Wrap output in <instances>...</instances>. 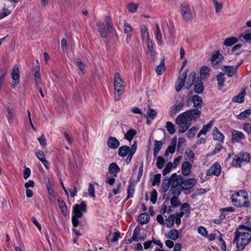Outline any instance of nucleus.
Instances as JSON below:
<instances>
[{
	"mask_svg": "<svg viewBox=\"0 0 251 251\" xmlns=\"http://www.w3.org/2000/svg\"><path fill=\"white\" fill-rule=\"evenodd\" d=\"M197 180L195 178H189L183 180L182 179V185H181L182 190H188L193 188L196 184Z\"/></svg>",
	"mask_w": 251,
	"mask_h": 251,
	"instance_id": "12",
	"label": "nucleus"
},
{
	"mask_svg": "<svg viewBox=\"0 0 251 251\" xmlns=\"http://www.w3.org/2000/svg\"><path fill=\"white\" fill-rule=\"evenodd\" d=\"M114 100H120L121 96L123 93L124 87L122 84V80L119 73H116L114 75Z\"/></svg>",
	"mask_w": 251,
	"mask_h": 251,
	"instance_id": "4",
	"label": "nucleus"
},
{
	"mask_svg": "<svg viewBox=\"0 0 251 251\" xmlns=\"http://www.w3.org/2000/svg\"><path fill=\"white\" fill-rule=\"evenodd\" d=\"M11 77L13 82L12 86L13 88H15V86L17 85L20 82V72L18 65L14 66L11 73Z\"/></svg>",
	"mask_w": 251,
	"mask_h": 251,
	"instance_id": "8",
	"label": "nucleus"
},
{
	"mask_svg": "<svg viewBox=\"0 0 251 251\" xmlns=\"http://www.w3.org/2000/svg\"><path fill=\"white\" fill-rule=\"evenodd\" d=\"M87 212V206L85 201H81V203L76 204L75 205L73 209V213L74 215L72 216V221L73 226L75 227H77L79 223L78 218H80L83 215V212L86 213Z\"/></svg>",
	"mask_w": 251,
	"mask_h": 251,
	"instance_id": "3",
	"label": "nucleus"
},
{
	"mask_svg": "<svg viewBox=\"0 0 251 251\" xmlns=\"http://www.w3.org/2000/svg\"><path fill=\"white\" fill-rule=\"evenodd\" d=\"M191 167L192 165L189 162H184L181 167L182 174L185 176H188L190 173Z\"/></svg>",
	"mask_w": 251,
	"mask_h": 251,
	"instance_id": "20",
	"label": "nucleus"
},
{
	"mask_svg": "<svg viewBox=\"0 0 251 251\" xmlns=\"http://www.w3.org/2000/svg\"><path fill=\"white\" fill-rule=\"evenodd\" d=\"M241 47H242L241 44H237V45L234 46L232 48L231 51L232 52H234L235 54L236 55H239L243 51V50L242 49Z\"/></svg>",
	"mask_w": 251,
	"mask_h": 251,
	"instance_id": "51",
	"label": "nucleus"
},
{
	"mask_svg": "<svg viewBox=\"0 0 251 251\" xmlns=\"http://www.w3.org/2000/svg\"><path fill=\"white\" fill-rule=\"evenodd\" d=\"M184 106V102L182 98L180 100H177L175 104L171 107L169 113L170 116L173 117Z\"/></svg>",
	"mask_w": 251,
	"mask_h": 251,
	"instance_id": "7",
	"label": "nucleus"
},
{
	"mask_svg": "<svg viewBox=\"0 0 251 251\" xmlns=\"http://www.w3.org/2000/svg\"><path fill=\"white\" fill-rule=\"evenodd\" d=\"M183 177L180 176H178L176 173L172 174L170 178L171 182V186L174 187H179L182 185Z\"/></svg>",
	"mask_w": 251,
	"mask_h": 251,
	"instance_id": "11",
	"label": "nucleus"
},
{
	"mask_svg": "<svg viewBox=\"0 0 251 251\" xmlns=\"http://www.w3.org/2000/svg\"><path fill=\"white\" fill-rule=\"evenodd\" d=\"M124 32L126 34H131L132 33V28L130 24L128 23L124 24Z\"/></svg>",
	"mask_w": 251,
	"mask_h": 251,
	"instance_id": "57",
	"label": "nucleus"
},
{
	"mask_svg": "<svg viewBox=\"0 0 251 251\" xmlns=\"http://www.w3.org/2000/svg\"><path fill=\"white\" fill-rule=\"evenodd\" d=\"M251 114V108L245 110L238 115V119L244 120Z\"/></svg>",
	"mask_w": 251,
	"mask_h": 251,
	"instance_id": "43",
	"label": "nucleus"
},
{
	"mask_svg": "<svg viewBox=\"0 0 251 251\" xmlns=\"http://www.w3.org/2000/svg\"><path fill=\"white\" fill-rule=\"evenodd\" d=\"M11 11L10 10H8L6 8H3L2 10V12L0 13V19H2L11 13Z\"/></svg>",
	"mask_w": 251,
	"mask_h": 251,
	"instance_id": "61",
	"label": "nucleus"
},
{
	"mask_svg": "<svg viewBox=\"0 0 251 251\" xmlns=\"http://www.w3.org/2000/svg\"><path fill=\"white\" fill-rule=\"evenodd\" d=\"M141 230V228L139 226H137L133 232L132 235V240H135V241H138L139 239H138V235L140 234V231Z\"/></svg>",
	"mask_w": 251,
	"mask_h": 251,
	"instance_id": "55",
	"label": "nucleus"
},
{
	"mask_svg": "<svg viewBox=\"0 0 251 251\" xmlns=\"http://www.w3.org/2000/svg\"><path fill=\"white\" fill-rule=\"evenodd\" d=\"M195 79H196L195 73L194 72H191L188 75L187 81L186 82L187 89H190L193 84L194 85V83L196 82Z\"/></svg>",
	"mask_w": 251,
	"mask_h": 251,
	"instance_id": "23",
	"label": "nucleus"
},
{
	"mask_svg": "<svg viewBox=\"0 0 251 251\" xmlns=\"http://www.w3.org/2000/svg\"><path fill=\"white\" fill-rule=\"evenodd\" d=\"M189 100H191V101L194 103V106L196 107L195 108H198L199 109L202 107L203 104L202 98L197 95L192 96L190 100L187 101L188 105L189 104L188 102Z\"/></svg>",
	"mask_w": 251,
	"mask_h": 251,
	"instance_id": "13",
	"label": "nucleus"
},
{
	"mask_svg": "<svg viewBox=\"0 0 251 251\" xmlns=\"http://www.w3.org/2000/svg\"><path fill=\"white\" fill-rule=\"evenodd\" d=\"M165 67L164 60L161 61V64L158 65L155 68V71L157 75H161L165 71Z\"/></svg>",
	"mask_w": 251,
	"mask_h": 251,
	"instance_id": "45",
	"label": "nucleus"
},
{
	"mask_svg": "<svg viewBox=\"0 0 251 251\" xmlns=\"http://www.w3.org/2000/svg\"><path fill=\"white\" fill-rule=\"evenodd\" d=\"M106 20V25L107 28V30L110 32H112L114 30V28L113 27L112 21L109 16H106L105 17Z\"/></svg>",
	"mask_w": 251,
	"mask_h": 251,
	"instance_id": "35",
	"label": "nucleus"
},
{
	"mask_svg": "<svg viewBox=\"0 0 251 251\" xmlns=\"http://www.w3.org/2000/svg\"><path fill=\"white\" fill-rule=\"evenodd\" d=\"M138 7V4L131 2L127 5L126 8L129 12L131 13H134L137 11Z\"/></svg>",
	"mask_w": 251,
	"mask_h": 251,
	"instance_id": "53",
	"label": "nucleus"
},
{
	"mask_svg": "<svg viewBox=\"0 0 251 251\" xmlns=\"http://www.w3.org/2000/svg\"><path fill=\"white\" fill-rule=\"evenodd\" d=\"M38 140L42 146L45 147L46 146V138L44 134L42 135L41 136L38 138Z\"/></svg>",
	"mask_w": 251,
	"mask_h": 251,
	"instance_id": "64",
	"label": "nucleus"
},
{
	"mask_svg": "<svg viewBox=\"0 0 251 251\" xmlns=\"http://www.w3.org/2000/svg\"><path fill=\"white\" fill-rule=\"evenodd\" d=\"M185 112L190 117V118L191 119V121L193 120L196 121L200 118L201 115V111L198 108H193Z\"/></svg>",
	"mask_w": 251,
	"mask_h": 251,
	"instance_id": "14",
	"label": "nucleus"
},
{
	"mask_svg": "<svg viewBox=\"0 0 251 251\" xmlns=\"http://www.w3.org/2000/svg\"><path fill=\"white\" fill-rule=\"evenodd\" d=\"M194 90L196 93L201 94L204 90L203 82L201 79L198 77L197 80L194 83Z\"/></svg>",
	"mask_w": 251,
	"mask_h": 251,
	"instance_id": "16",
	"label": "nucleus"
},
{
	"mask_svg": "<svg viewBox=\"0 0 251 251\" xmlns=\"http://www.w3.org/2000/svg\"><path fill=\"white\" fill-rule=\"evenodd\" d=\"M241 163L242 162L240 160V157L238 156V155H236L234 157L232 160V166L236 168H240L241 167Z\"/></svg>",
	"mask_w": 251,
	"mask_h": 251,
	"instance_id": "50",
	"label": "nucleus"
},
{
	"mask_svg": "<svg viewBox=\"0 0 251 251\" xmlns=\"http://www.w3.org/2000/svg\"><path fill=\"white\" fill-rule=\"evenodd\" d=\"M239 39L242 41L251 43V33H245L244 35L239 36Z\"/></svg>",
	"mask_w": 251,
	"mask_h": 251,
	"instance_id": "49",
	"label": "nucleus"
},
{
	"mask_svg": "<svg viewBox=\"0 0 251 251\" xmlns=\"http://www.w3.org/2000/svg\"><path fill=\"white\" fill-rule=\"evenodd\" d=\"M155 38L157 41L158 43L161 45L162 44V35L158 24L157 23L155 24Z\"/></svg>",
	"mask_w": 251,
	"mask_h": 251,
	"instance_id": "40",
	"label": "nucleus"
},
{
	"mask_svg": "<svg viewBox=\"0 0 251 251\" xmlns=\"http://www.w3.org/2000/svg\"><path fill=\"white\" fill-rule=\"evenodd\" d=\"M223 58L222 54L220 53L219 51H217L211 57V62L212 66H215L218 65L222 60Z\"/></svg>",
	"mask_w": 251,
	"mask_h": 251,
	"instance_id": "18",
	"label": "nucleus"
},
{
	"mask_svg": "<svg viewBox=\"0 0 251 251\" xmlns=\"http://www.w3.org/2000/svg\"><path fill=\"white\" fill-rule=\"evenodd\" d=\"M157 195V193L156 190L155 189H153L151 192V199H150L151 201L152 202V203L153 204L155 203V202L156 201Z\"/></svg>",
	"mask_w": 251,
	"mask_h": 251,
	"instance_id": "58",
	"label": "nucleus"
},
{
	"mask_svg": "<svg viewBox=\"0 0 251 251\" xmlns=\"http://www.w3.org/2000/svg\"><path fill=\"white\" fill-rule=\"evenodd\" d=\"M174 215L172 214L166 219V225L167 227L171 228L174 225Z\"/></svg>",
	"mask_w": 251,
	"mask_h": 251,
	"instance_id": "56",
	"label": "nucleus"
},
{
	"mask_svg": "<svg viewBox=\"0 0 251 251\" xmlns=\"http://www.w3.org/2000/svg\"><path fill=\"white\" fill-rule=\"evenodd\" d=\"M140 31L143 40H146L147 41H148V39H150L147 28L145 25H142L140 26Z\"/></svg>",
	"mask_w": 251,
	"mask_h": 251,
	"instance_id": "34",
	"label": "nucleus"
},
{
	"mask_svg": "<svg viewBox=\"0 0 251 251\" xmlns=\"http://www.w3.org/2000/svg\"><path fill=\"white\" fill-rule=\"evenodd\" d=\"M136 133L135 130L132 128L130 129L125 134V138L128 141H131L136 134Z\"/></svg>",
	"mask_w": 251,
	"mask_h": 251,
	"instance_id": "33",
	"label": "nucleus"
},
{
	"mask_svg": "<svg viewBox=\"0 0 251 251\" xmlns=\"http://www.w3.org/2000/svg\"><path fill=\"white\" fill-rule=\"evenodd\" d=\"M214 123V121H210L207 124L203 125L202 129L201 130V133L206 134L208 131H209L212 127Z\"/></svg>",
	"mask_w": 251,
	"mask_h": 251,
	"instance_id": "38",
	"label": "nucleus"
},
{
	"mask_svg": "<svg viewBox=\"0 0 251 251\" xmlns=\"http://www.w3.org/2000/svg\"><path fill=\"white\" fill-rule=\"evenodd\" d=\"M75 63L77 64L79 69L81 71H83L84 69V65L82 62L81 59L79 58H77L75 59Z\"/></svg>",
	"mask_w": 251,
	"mask_h": 251,
	"instance_id": "63",
	"label": "nucleus"
},
{
	"mask_svg": "<svg viewBox=\"0 0 251 251\" xmlns=\"http://www.w3.org/2000/svg\"><path fill=\"white\" fill-rule=\"evenodd\" d=\"M150 217L146 213L140 214L138 216V221L142 225L146 224L149 221Z\"/></svg>",
	"mask_w": 251,
	"mask_h": 251,
	"instance_id": "28",
	"label": "nucleus"
},
{
	"mask_svg": "<svg viewBox=\"0 0 251 251\" xmlns=\"http://www.w3.org/2000/svg\"><path fill=\"white\" fill-rule=\"evenodd\" d=\"M164 143V141L155 140L154 148H153V156L156 157L158 152L162 148V147Z\"/></svg>",
	"mask_w": 251,
	"mask_h": 251,
	"instance_id": "25",
	"label": "nucleus"
},
{
	"mask_svg": "<svg viewBox=\"0 0 251 251\" xmlns=\"http://www.w3.org/2000/svg\"><path fill=\"white\" fill-rule=\"evenodd\" d=\"M213 137L215 140L222 141L224 136V135L220 131L219 129L215 127L213 131Z\"/></svg>",
	"mask_w": 251,
	"mask_h": 251,
	"instance_id": "29",
	"label": "nucleus"
},
{
	"mask_svg": "<svg viewBox=\"0 0 251 251\" xmlns=\"http://www.w3.org/2000/svg\"><path fill=\"white\" fill-rule=\"evenodd\" d=\"M147 114L148 116L152 120L155 119L157 115L156 111L154 110L151 108H149Z\"/></svg>",
	"mask_w": 251,
	"mask_h": 251,
	"instance_id": "60",
	"label": "nucleus"
},
{
	"mask_svg": "<svg viewBox=\"0 0 251 251\" xmlns=\"http://www.w3.org/2000/svg\"><path fill=\"white\" fill-rule=\"evenodd\" d=\"M173 167V164L171 162H168L162 171V175L166 176L170 172Z\"/></svg>",
	"mask_w": 251,
	"mask_h": 251,
	"instance_id": "52",
	"label": "nucleus"
},
{
	"mask_svg": "<svg viewBox=\"0 0 251 251\" xmlns=\"http://www.w3.org/2000/svg\"><path fill=\"white\" fill-rule=\"evenodd\" d=\"M166 127L167 131L170 134H173L176 132V129L173 124L171 122H167L166 123Z\"/></svg>",
	"mask_w": 251,
	"mask_h": 251,
	"instance_id": "47",
	"label": "nucleus"
},
{
	"mask_svg": "<svg viewBox=\"0 0 251 251\" xmlns=\"http://www.w3.org/2000/svg\"><path fill=\"white\" fill-rule=\"evenodd\" d=\"M107 144L110 148L113 149L118 148L120 146L119 140L116 138L112 136L108 138Z\"/></svg>",
	"mask_w": 251,
	"mask_h": 251,
	"instance_id": "19",
	"label": "nucleus"
},
{
	"mask_svg": "<svg viewBox=\"0 0 251 251\" xmlns=\"http://www.w3.org/2000/svg\"><path fill=\"white\" fill-rule=\"evenodd\" d=\"M238 156L240 157V160L242 162H249L250 161V155L247 152H241Z\"/></svg>",
	"mask_w": 251,
	"mask_h": 251,
	"instance_id": "37",
	"label": "nucleus"
},
{
	"mask_svg": "<svg viewBox=\"0 0 251 251\" xmlns=\"http://www.w3.org/2000/svg\"><path fill=\"white\" fill-rule=\"evenodd\" d=\"M198 129L199 127L197 126H193L191 127L187 133V137L189 139L193 138Z\"/></svg>",
	"mask_w": 251,
	"mask_h": 251,
	"instance_id": "44",
	"label": "nucleus"
},
{
	"mask_svg": "<svg viewBox=\"0 0 251 251\" xmlns=\"http://www.w3.org/2000/svg\"><path fill=\"white\" fill-rule=\"evenodd\" d=\"M179 234L176 229H174L168 232V237L173 240H176L178 238Z\"/></svg>",
	"mask_w": 251,
	"mask_h": 251,
	"instance_id": "36",
	"label": "nucleus"
},
{
	"mask_svg": "<svg viewBox=\"0 0 251 251\" xmlns=\"http://www.w3.org/2000/svg\"><path fill=\"white\" fill-rule=\"evenodd\" d=\"M109 172L113 175L114 177H116L118 173L120 171V169L116 163H112L108 168Z\"/></svg>",
	"mask_w": 251,
	"mask_h": 251,
	"instance_id": "21",
	"label": "nucleus"
},
{
	"mask_svg": "<svg viewBox=\"0 0 251 251\" xmlns=\"http://www.w3.org/2000/svg\"><path fill=\"white\" fill-rule=\"evenodd\" d=\"M165 163V161L164 158L161 156H157L156 158V166L159 169H161L163 168L164 166Z\"/></svg>",
	"mask_w": 251,
	"mask_h": 251,
	"instance_id": "41",
	"label": "nucleus"
},
{
	"mask_svg": "<svg viewBox=\"0 0 251 251\" xmlns=\"http://www.w3.org/2000/svg\"><path fill=\"white\" fill-rule=\"evenodd\" d=\"M251 241V235L248 232H235V237L233 243H236L238 250H243L246 246Z\"/></svg>",
	"mask_w": 251,
	"mask_h": 251,
	"instance_id": "2",
	"label": "nucleus"
},
{
	"mask_svg": "<svg viewBox=\"0 0 251 251\" xmlns=\"http://www.w3.org/2000/svg\"><path fill=\"white\" fill-rule=\"evenodd\" d=\"M134 191L135 189L133 183L132 182H130L127 189V196L126 198L127 200L133 197Z\"/></svg>",
	"mask_w": 251,
	"mask_h": 251,
	"instance_id": "46",
	"label": "nucleus"
},
{
	"mask_svg": "<svg viewBox=\"0 0 251 251\" xmlns=\"http://www.w3.org/2000/svg\"><path fill=\"white\" fill-rule=\"evenodd\" d=\"M129 153V147L127 146H122L118 149V154L120 156L125 157Z\"/></svg>",
	"mask_w": 251,
	"mask_h": 251,
	"instance_id": "27",
	"label": "nucleus"
},
{
	"mask_svg": "<svg viewBox=\"0 0 251 251\" xmlns=\"http://www.w3.org/2000/svg\"><path fill=\"white\" fill-rule=\"evenodd\" d=\"M187 76V71H184L182 75H180L178 77L176 84L175 89L176 91L179 92L183 86Z\"/></svg>",
	"mask_w": 251,
	"mask_h": 251,
	"instance_id": "10",
	"label": "nucleus"
},
{
	"mask_svg": "<svg viewBox=\"0 0 251 251\" xmlns=\"http://www.w3.org/2000/svg\"><path fill=\"white\" fill-rule=\"evenodd\" d=\"M177 142V138L174 137L172 138L170 145L168 147L166 150L165 155L168 156L169 152L173 153L175 151L176 144Z\"/></svg>",
	"mask_w": 251,
	"mask_h": 251,
	"instance_id": "17",
	"label": "nucleus"
},
{
	"mask_svg": "<svg viewBox=\"0 0 251 251\" xmlns=\"http://www.w3.org/2000/svg\"><path fill=\"white\" fill-rule=\"evenodd\" d=\"M191 122V119L190 118L186 112L179 114L176 119V123L178 125L190 126Z\"/></svg>",
	"mask_w": 251,
	"mask_h": 251,
	"instance_id": "6",
	"label": "nucleus"
},
{
	"mask_svg": "<svg viewBox=\"0 0 251 251\" xmlns=\"http://www.w3.org/2000/svg\"><path fill=\"white\" fill-rule=\"evenodd\" d=\"M180 210L182 211H184L187 214H190V206L187 203H183L180 207Z\"/></svg>",
	"mask_w": 251,
	"mask_h": 251,
	"instance_id": "62",
	"label": "nucleus"
},
{
	"mask_svg": "<svg viewBox=\"0 0 251 251\" xmlns=\"http://www.w3.org/2000/svg\"><path fill=\"white\" fill-rule=\"evenodd\" d=\"M146 44L147 45V52L150 53L151 57H154L156 53L153 49L152 40L148 39V41H146Z\"/></svg>",
	"mask_w": 251,
	"mask_h": 251,
	"instance_id": "30",
	"label": "nucleus"
},
{
	"mask_svg": "<svg viewBox=\"0 0 251 251\" xmlns=\"http://www.w3.org/2000/svg\"><path fill=\"white\" fill-rule=\"evenodd\" d=\"M238 39L235 37H230L226 38L224 41V45L226 47H229L237 43Z\"/></svg>",
	"mask_w": 251,
	"mask_h": 251,
	"instance_id": "31",
	"label": "nucleus"
},
{
	"mask_svg": "<svg viewBox=\"0 0 251 251\" xmlns=\"http://www.w3.org/2000/svg\"><path fill=\"white\" fill-rule=\"evenodd\" d=\"M245 93L244 92H240L238 95L232 98V101L234 102H238L239 103H243L244 101V97Z\"/></svg>",
	"mask_w": 251,
	"mask_h": 251,
	"instance_id": "32",
	"label": "nucleus"
},
{
	"mask_svg": "<svg viewBox=\"0 0 251 251\" xmlns=\"http://www.w3.org/2000/svg\"><path fill=\"white\" fill-rule=\"evenodd\" d=\"M244 138L243 133L241 131L234 130L232 132V141L234 142H238L240 140Z\"/></svg>",
	"mask_w": 251,
	"mask_h": 251,
	"instance_id": "22",
	"label": "nucleus"
},
{
	"mask_svg": "<svg viewBox=\"0 0 251 251\" xmlns=\"http://www.w3.org/2000/svg\"><path fill=\"white\" fill-rule=\"evenodd\" d=\"M221 171V167L220 164L218 163H215L207 171L206 175H214L216 176H219L220 175Z\"/></svg>",
	"mask_w": 251,
	"mask_h": 251,
	"instance_id": "9",
	"label": "nucleus"
},
{
	"mask_svg": "<svg viewBox=\"0 0 251 251\" xmlns=\"http://www.w3.org/2000/svg\"><path fill=\"white\" fill-rule=\"evenodd\" d=\"M160 178L161 175L160 174H155L154 176L153 180L152 182V185L155 186L156 185H159L160 181Z\"/></svg>",
	"mask_w": 251,
	"mask_h": 251,
	"instance_id": "59",
	"label": "nucleus"
},
{
	"mask_svg": "<svg viewBox=\"0 0 251 251\" xmlns=\"http://www.w3.org/2000/svg\"><path fill=\"white\" fill-rule=\"evenodd\" d=\"M177 197L176 196H173L170 200L171 204L173 207H177L181 204V202Z\"/></svg>",
	"mask_w": 251,
	"mask_h": 251,
	"instance_id": "48",
	"label": "nucleus"
},
{
	"mask_svg": "<svg viewBox=\"0 0 251 251\" xmlns=\"http://www.w3.org/2000/svg\"><path fill=\"white\" fill-rule=\"evenodd\" d=\"M181 187H174L173 186L171 187L170 191L172 192V194H173L174 196L178 197L181 193Z\"/></svg>",
	"mask_w": 251,
	"mask_h": 251,
	"instance_id": "54",
	"label": "nucleus"
},
{
	"mask_svg": "<svg viewBox=\"0 0 251 251\" xmlns=\"http://www.w3.org/2000/svg\"><path fill=\"white\" fill-rule=\"evenodd\" d=\"M217 80L218 81V89L222 90L225 81V74L222 72L219 73L217 75Z\"/></svg>",
	"mask_w": 251,
	"mask_h": 251,
	"instance_id": "24",
	"label": "nucleus"
},
{
	"mask_svg": "<svg viewBox=\"0 0 251 251\" xmlns=\"http://www.w3.org/2000/svg\"><path fill=\"white\" fill-rule=\"evenodd\" d=\"M7 114L6 115L9 124H12L14 121V113L11 110L9 107L6 108Z\"/></svg>",
	"mask_w": 251,
	"mask_h": 251,
	"instance_id": "42",
	"label": "nucleus"
},
{
	"mask_svg": "<svg viewBox=\"0 0 251 251\" xmlns=\"http://www.w3.org/2000/svg\"><path fill=\"white\" fill-rule=\"evenodd\" d=\"M248 198L247 193L245 190H242L233 194L231 200L232 203L235 206L248 207L250 205L247 201Z\"/></svg>",
	"mask_w": 251,
	"mask_h": 251,
	"instance_id": "1",
	"label": "nucleus"
},
{
	"mask_svg": "<svg viewBox=\"0 0 251 251\" xmlns=\"http://www.w3.org/2000/svg\"><path fill=\"white\" fill-rule=\"evenodd\" d=\"M221 69L228 77L232 76L237 72V67L234 66H223Z\"/></svg>",
	"mask_w": 251,
	"mask_h": 251,
	"instance_id": "15",
	"label": "nucleus"
},
{
	"mask_svg": "<svg viewBox=\"0 0 251 251\" xmlns=\"http://www.w3.org/2000/svg\"><path fill=\"white\" fill-rule=\"evenodd\" d=\"M170 185L171 186V182L170 178L168 179H165L161 186L162 192L163 193L166 192L169 190Z\"/></svg>",
	"mask_w": 251,
	"mask_h": 251,
	"instance_id": "39",
	"label": "nucleus"
},
{
	"mask_svg": "<svg viewBox=\"0 0 251 251\" xmlns=\"http://www.w3.org/2000/svg\"><path fill=\"white\" fill-rule=\"evenodd\" d=\"M97 26L98 30L102 38H106L107 37V33L105 30V27L103 22H100L97 23Z\"/></svg>",
	"mask_w": 251,
	"mask_h": 251,
	"instance_id": "26",
	"label": "nucleus"
},
{
	"mask_svg": "<svg viewBox=\"0 0 251 251\" xmlns=\"http://www.w3.org/2000/svg\"><path fill=\"white\" fill-rule=\"evenodd\" d=\"M180 9L183 19L189 22L192 19L193 15L190 6L186 3H183L180 6Z\"/></svg>",
	"mask_w": 251,
	"mask_h": 251,
	"instance_id": "5",
	"label": "nucleus"
}]
</instances>
